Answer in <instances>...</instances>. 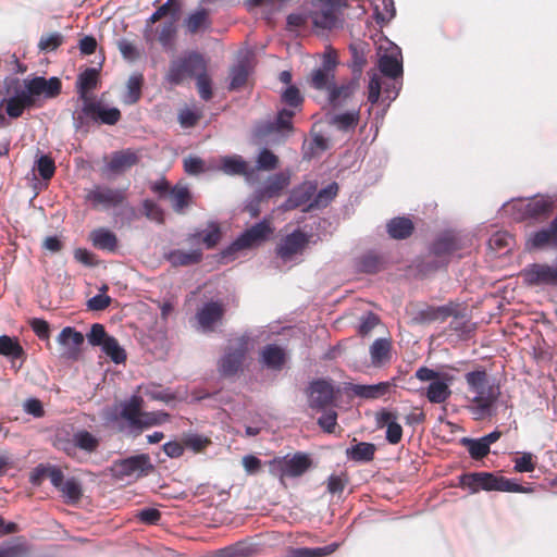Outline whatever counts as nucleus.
Instances as JSON below:
<instances>
[{"instance_id":"obj_1","label":"nucleus","mask_w":557,"mask_h":557,"mask_svg":"<svg viewBox=\"0 0 557 557\" xmlns=\"http://www.w3.org/2000/svg\"><path fill=\"white\" fill-rule=\"evenodd\" d=\"M313 7H317L310 13H292L287 16L286 24L288 32H298L304 29L310 20L315 28L322 30H338L342 28L344 18L342 9L345 8L346 0H312Z\"/></svg>"},{"instance_id":"obj_2","label":"nucleus","mask_w":557,"mask_h":557,"mask_svg":"<svg viewBox=\"0 0 557 557\" xmlns=\"http://www.w3.org/2000/svg\"><path fill=\"white\" fill-rule=\"evenodd\" d=\"M463 248L461 237L455 231H444L436 235L429 247L428 255L419 263L421 272L428 273L445 268L455 258H461Z\"/></svg>"},{"instance_id":"obj_3","label":"nucleus","mask_w":557,"mask_h":557,"mask_svg":"<svg viewBox=\"0 0 557 557\" xmlns=\"http://www.w3.org/2000/svg\"><path fill=\"white\" fill-rule=\"evenodd\" d=\"M122 117L117 108H107L99 100L85 101L79 110L73 112V125L76 131H88L90 122L115 125Z\"/></svg>"},{"instance_id":"obj_4","label":"nucleus","mask_w":557,"mask_h":557,"mask_svg":"<svg viewBox=\"0 0 557 557\" xmlns=\"http://www.w3.org/2000/svg\"><path fill=\"white\" fill-rule=\"evenodd\" d=\"M312 463L313 461L307 453L297 451L293 455L275 457L269 461L268 466L269 472L283 483L285 479L302 476L312 467Z\"/></svg>"},{"instance_id":"obj_5","label":"nucleus","mask_w":557,"mask_h":557,"mask_svg":"<svg viewBox=\"0 0 557 557\" xmlns=\"http://www.w3.org/2000/svg\"><path fill=\"white\" fill-rule=\"evenodd\" d=\"M200 71H207V61L197 52H189L173 60L165 74V81L171 86H178L188 77H196Z\"/></svg>"},{"instance_id":"obj_6","label":"nucleus","mask_w":557,"mask_h":557,"mask_svg":"<svg viewBox=\"0 0 557 557\" xmlns=\"http://www.w3.org/2000/svg\"><path fill=\"white\" fill-rule=\"evenodd\" d=\"M553 206L550 197L540 196L513 200L508 208L517 211V219H544L552 212Z\"/></svg>"},{"instance_id":"obj_7","label":"nucleus","mask_w":557,"mask_h":557,"mask_svg":"<svg viewBox=\"0 0 557 557\" xmlns=\"http://www.w3.org/2000/svg\"><path fill=\"white\" fill-rule=\"evenodd\" d=\"M85 200L92 209H111L122 206L126 200L124 189L112 188L106 185H96L88 189Z\"/></svg>"},{"instance_id":"obj_8","label":"nucleus","mask_w":557,"mask_h":557,"mask_svg":"<svg viewBox=\"0 0 557 557\" xmlns=\"http://www.w3.org/2000/svg\"><path fill=\"white\" fill-rule=\"evenodd\" d=\"M521 277L523 283L531 287H555L557 286V265L531 263L521 271Z\"/></svg>"},{"instance_id":"obj_9","label":"nucleus","mask_w":557,"mask_h":557,"mask_svg":"<svg viewBox=\"0 0 557 557\" xmlns=\"http://www.w3.org/2000/svg\"><path fill=\"white\" fill-rule=\"evenodd\" d=\"M273 231L270 220L264 219L238 236L231 245L230 250L238 251L259 246L273 234Z\"/></svg>"},{"instance_id":"obj_10","label":"nucleus","mask_w":557,"mask_h":557,"mask_svg":"<svg viewBox=\"0 0 557 557\" xmlns=\"http://www.w3.org/2000/svg\"><path fill=\"white\" fill-rule=\"evenodd\" d=\"M336 58L332 54H325L322 64L313 69L307 77L308 85L315 90L326 94L336 82Z\"/></svg>"},{"instance_id":"obj_11","label":"nucleus","mask_w":557,"mask_h":557,"mask_svg":"<svg viewBox=\"0 0 557 557\" xmlns=\"http://www.w3.org/2000/svg\"><path fill=\"white\" fill-rule=\"evenodd\" d=\"M248 351V341L244 337L237 338L230 345L225 355L219 362V371L223 376L235 375L242 368Z\"/></svg>"},{"instance_id":"obj_12","label":"nucleus","mask_w":557,"mask_h":557,"mask_svg":"<svg viewBox=\"0 0 557 557\" xmlns=\"http://www.w3.org/2000/svg\"><path fill=\"white\" fill-rule=\"evenodd\" d=\"M150 470H152V465L150 463L149 456L146 454L117 460L112 467L113 475L117 479L139 478L146 475Z\"/></svg>"},{"instance_id":"obj_13","label":"nucleus","mask_w":557,"mask_h":557,"mask_svg":"<svg viewBox=\"0 0 557 557\" xmlns=\"http://www.w3.org/2000/svg\"><path fill=\"white\" fill-rule=\"evenodd\" d=\"M182 7L183 4L181 0H166L147 20V26H151L157 22L166 18L160 35H175L176 24L181 16Z\"/></svg>"},{"instance_id":"obj_14","label":"nucleus","mask_w":557,"mask_h":557,"mask_svg":"<svg viewBox=\"0 0 557 557\" xmlns=\"http://www.w3.org/2000/svg\"><path fill=\"white\" fill-rule=\"evenodd\" d=\"M309 238L308 234L301 230H296L280 240L275 252L283 261H290L296 255L305 251L309 244Z\"/></svg>"},{"instance_id":"obj_15","label":"nucleus","mask_w":557,"mask_h":557,"mask_svg":"<svg viewBox=\"0 0 557 557\" xmlns=\"http://www.w3.org/2000/svg\"><path fill=\"white\" fill-rule=\"evenodd\" d=\"M62 83L58 77L49 79L36 76L25 81V91L36 103V97L44 96L47 99L55 98L61 94Z\"/></svg>"},{"instance_id":"obj_16","label":"nucleus","mask_w":557,"mask_h":557,"mask_svg":"<svg viewBox=\"0 0 557 557\" xmlns=\"http://www.w3.org/2000/svg\"><path fill=\"white\" fill-rule=\"evenodd\" d=\"M332 384L325 380L313 381L308 387V405L317 411L325 410L334 401Z\"/></svg>"},{"instance_id":"obj_17","label":"nucleus","mask_w":557,"mask_h":557,"mask_svg":"<svg viewBox=\"0 0 557 557\" xmlns=\"http://www.w3.org/2000/svg\"><path fill=\"white\" fill-rule=\"evenodd\" d=\"M359 88V77L346 78L341 81L339 84L336 82L326 92V99L331 107L339 108L346 104V102L355 95Z\"/></svg>"},{"instance_id":"obj_18","label":"nucleus","mask_w":557,"mask_h":557,"mask_svg":"<svg viewBox=\"0 0 557 557\" xmlns=\"http://www.w3.org/2000/svg\"><path fill=\"white\" fill-rule=\"evenodd\" d=\"M84 339V335L72 326L62 329L57 338L58 343L63 347L61 356L66 359H77Z\"/></svg>"},{"instance_id":"obj_19","label":"nucleus","mask_w":557,"mask_h":557,"mask_svg":"<svg viewBox=\"0 0 557 557\" xmlns=\"http://www.w3.org/2000/svg\"><path fill=\"white\" fill-rule=\"evenodd\" d=\"M289 185V176L284 173H276L267 180L263 186L258 188L255 194V200L260 203L264 200L276 198L282 195Z\"/></svg>"},{"instance_id":"obj_20","label":"nucleus","mask_w":557,"mask_h":557,"mask_svg":"<svg viewBox=\"0 0 557 557\" xmlns=\"http://www.w3.org/2000/svg\"><path fill=\"white\" fill-rule=\"evenodd\" d=\"M317 191V186L312 183H304L295 187L288 198L282 205L283 210L290 211L304 205H309Z\"/></svg>"},{"instance_id":"obj_21","label":"nucleus","mask_w":557,"mask_h":557,"mask_svg":"<svg viewBox=\"0 0 557 557\" xmlns=\"http://www.w3.org/2000/svg\"><path fill=\"white\" fill-rule=\"evenodd\" d=\"M225 313L224 306L219 301H210L198 310L196 318L205 331H212L216 322L221 321Z\"/></svg>"},{"instance_id":"obj_22","label":"nucleus","mask_w":557,"mask_h":557,"mask_svg":"<svg viewBox=\"0 0 557 557\" xmlns=\"http://www.w3.org/2000/svg\"><path fill=\"white\" fill-rule=\"evenodd\" d=\"M98 84L99 72L97 69L88 67L78 75L76 90L83 103L92 99L90 92L98 87Z\"/></svg>"},{"instance_id":"obj_23","label":"nucleus","mask_w":557,"mask_h":557,"mask_svg":"<svg viewBox=\"0 0 557 557\" xmlns=\"http://www.w3.org/2000/svg\"><path fill=\"white\" fill-rule=\"evenodd\" d=\"M467 383L471 392L475 394L473 397V403L476 405L478 409H481L483 412L487 410V397L483 396L484 383L486 381L485 371H473L466 374Z\"/></svg>"},{"instance_id":"obj_24","label":"nucleus","mask_w":557,"mask_h":557,"mask_svg":"<svg viewBox=\"0 0 557 557\" xmlns=\"http://www.w3.org/2000/svg\"><path fill=\"white\" fill-rule=\"evenodd\" d=\"M380 71L384 76L389 78H398L403 75L401 52L396 47L389 53H385L380 58Z\"/></svg>"},{"instance_id":"obj_25","label":"nucleus","mask_w":557,"mask_h":557,"mask_svg":"<svg viewBox=\"0 0 557 557\" xmlns=\"http://www.w3.org/2000/svg\"><path fill=\"white\" fill-rule=\"evenodd\" d=\"M395 386L392 382H380L373 385L351 384L349 391L357 397L364 399H379L384 397Z\"/></svg>"},{"instance_id":"obj_26","label":"nucleus","mask_w":557,"mask_h":557,"mask_svg":"<svg viewBox=\"0 0 557 557\" xmlns=\"http://www.w3.org/2000/svg\"><path fill=\"white\" fill-rule=\"evenodd\" d=\"M5 104V112L12 119L20 117L25 109L35 107L34 100L29 98L25 89L9 99H2L0 107Z\"/></svg>"},{"instance_id":"obj_27","label":"nucleus","mask_w":557,"mask_h":557,"mask_svg":"<svg viewBox=\"0 0 557 557\" xmlns=\"http://www.w3.org/2000/svg\"><path fill=\"white\" fill-rule=\"evenodd\" d=\"M201 249H194L191 251H184L181 249H173L164 253V259L171 263L172 267H188L197 264L202 260Z\"/></svg>"},{"instance_id":"obj_28","label":"nucleus","mask_w":557,"mask_h":557,"mask_svg":"<svg viewBox=\"0 0 557 557\" xmlns=\"http://www.w3.org/2000/svg\"><path fill=\"white\" fill-rule=\"evenodd\" d=\"M89 239L92 246L100 250L114 252L117 248L116 235L104 227H99L91 231Z\"/></svg>"},{"instance_id":"obj_29","label":"nucleus","mask_w":557,"mask_h":557,"mask_svg":"<svg viewBox=\"0 0 557 557\" xmlns=\"http://www.w3.org/2000/svg\"><path fill=\"white\" fill-rule=\"evenodd\" d=\"M469 494L487 491V472L465 473L459 476V484Z\"/></svg>"},{"instance_id":"obj_30","label":"nucleus","mask_w":557,"mask_h":557,"mask_svg":"<svg viewBox=\"0 0 557 557\" xmlns=\"http://www.w3.org/2000/svg\"><path fill=\"white\" fill-rule=\"evenodd\" d=\"M210 26V12L203 8L194 11L185 20V27L191 34L207 32Z\"/></svg>"},{"instance_id":"obj_31","label":"nucleus","mask_w":557,"mask_h":557,"mask_svg":"<svg viewBox=\"0 0 557 557\" xmlns=\"http://www.w3.org/2000/svg\"><path fill=\"white\" fill-rule=\"evenodd\" d=\"M386 227L388 235L394 239H406L410 237L414 231L413 222L406 216L392 219Z\"/></svg>"},{"instance_id":"obj_32","label":"nucleus","mask_w":557,"mask_h":557,"mask_svg":"<svg viewBox=\"0 0 557 557\" xmlns=\"http://www.w3.org/2000/svg\"><path fill=\"white\" fill-rule=\"evenodd\" d=\"M221 237L222 233L219 224L211 222L207 231L189 234L187 242L195 243L201 240L207 249H212L220 243Z\"/></svg>"},{"instance_id":"obj_33","label":"nucleus","mask_w":557,"mask_h":557,"mask_svg":"<svg viewBox=\"0 0 557 557\" xmlns=\"http://www.w3.org/2000/svg\"><path fill=\"white\" fill-rule=\"evenodd\" d=\"M144 82L145 79L141 73H134L128 77L126 90L122 98L124 104L132 106L140 100Z\"/></svg>"},{"instance_id":"obj_34","label":"nucleus","mask_w":557,"mask_h":557,"mask_svg":"<svg viewBox=\"0 0 557 557\" xmlns=\"http://www.w3.org/2000/svg\"><path fill=\"white\" fill-rule=\"evenodd\" d=\"M455 314V306L453 304L428 307L418 313V320L422 323H430L434 321H445L447 318Z\"/></svg>"},{"instance_id":"obj_35","label":"nucleus","mask_w":557,"mask_h":557,"mask_svg":"<svg viewBox=\"0 0 557 557\" xmlns=\"http://www.w3.org/2000/svg\"><path fill=\"white\" fill-rule=\"evenodd\" d=\"M222 170L230 175H244L249 178L255 170L239 156L225 157L222 160Z\"/></svg>"},{"instance_id":"obj_36","label":"nucleus","mask_w":557,"mask_h":557,"mask_svg":"<svg viewBox=\"0 0 557 557\" xmlns=\"http://www.w3.org/2000/svg\"><path fill=\"white\" fill-rule=\"evenodd\" d=\"M138 161L137 153L127 149L114 152L108 166L112 172H122L137 164Z\"/></svg>"},{"instance_id":"obj_37","label":"nucleus","mask_w":557,"mask_h":557,"mask_svg":"<svg viewBox=\"0 0 557 557\" xmlns=\"http://www.w3.org/2000/svg\"><path fill=\"white\" fill-rule=\"evenodd\" d=\"M502 491L511 493H523L530 494L533 488L530 486H522L515 480L506 479L504 476H497L490 473V491Z\"/></svg>"},{"instance_id":"obj_38","label":"nucleus","mask_w":557,"mask_h":557,"mask_svg":"<svg viewBox=\"0 0 557 557\" xmlns=\"http://www.w3.org/2000/svg\"><path fill=\"white\" fill-rule=\"evenodd\" d=\"M392 343L387 338H376L370 346L371 362L380 367L391 359Z\"/></svg>"},{"instance_id":"obj_39","label":"nucleus","mask_w":557,"mask_h":557,"mask_svg":"<svg viewBox=\"0 0 557 557\" xmlns=\"http://www.w3.org/2000/svg\"><path fill=\"white\" fill-rule=\"evenodd\" d=\"M550 243L557 246V235L553 232V223L548 230L532 233L525 240V248L528 250L541 249Z\"/></svg>"},{"instance_id":"obj_40","label":"nucleus","mask_w":557,"mask_h":557,"mask_svg":"<svg viewBox=\"0 0 557 557\" xmlns=\"http://www.w3.org/2000/svg\"><path fill=\"white\" fill-rule=\"evenodd\" d=\"M144 399L140 396L134 395L126 403L122 405L121 417L125 419L132 428L139 423Z\"/></svg>"},{"instance_id":"obj_41","label":"nucleus","mask_w":557,"mask_h":557,"mask_svg":"<svg viewBox=\"0 0 557 557\" xmlns=\"http://www.w3.org/2000/svg\"><path fill=\"white\" fill-rule=\"evenodd\" d=\"M376 447L372 443L361 442L349 448L346 454L350 460L357 462H370L374 459Z\"/></svg>"},{"instance_id":"obj_42","label":"nucleus","mask_w":557,"mask_h":557,"mask_svg":"<svg viewBox=\"0 0 557 557\" xmlns=\"http://www.w3.org/2000/svg\"><path fill=\"white\" fill-rule=\"evenodd\" d=\"M338 184L333 182L326 187L319 190L312 201L304 209L305 212H309L312 209L325 208L338 194Z\"/></svg>"},{"instance_id":"obj_43","label":"nucleus","mask_w":557,"mask_h":557,"mask_svg":"<svg viewBox=\"0 0 557 557\" xmlns=\"http://www.w3.org/2000/svg\"><path fill=\"white\" fill-rule=\"evenodd\" d=\"M261 357L262 362L270 369L281 370L285 363V352L276 345H267Z\"/></svg>"},{"instance_id":"obj_44","label":"nucleus","mask_w":557,"mask_h":557,"mask_svg":"<svg viewBox=\"0 0 557 557\" xmlns=\"http://www.w3.org/2000/svg\"><path fill=\"white\" fill-rule=\"evenodd\" d=\"M73 448H79L89 454L95 453L99 447V440L86 430H79L73 434Z\"/></svg>"},{"instance_id":"obj_45","label":"nucleus","mask_w":557,"mask_h":557,"mask_svg":"<svg viewBox=\"0 0 557 557\" xmlns=\"http://www.w3.org/2000/svg\"><path fill=\"white\" fill-rule=\"evenodd\" d=\"M357 267L360 272L374 274L385 268V261L382 256L368 252L359 258Z\"/></svg>"},{"instance_id":"obj_46","label":"nucleus","mask_w":557,"mask_h":557,"mask_svg":"<svg viewBox=\"0 0 557 557\" xmlns=\"http://www.w3.org/2000/svg\"><path fill=\"white\" fill-rule=\"evenodd\" d=\"M59 491L66 504H77L83 496L82 484L75 478L67 479Z\"/></svg>"},{"instance_id":"obj_47","label":"nucleus","mask_w":557,"mask_h":557,"mask_svg":"<svg viewBox=\"0 0 557 557\" xmlns=\"http://www.w3.org/2000/svg\"><path fill=\"white\" fill-rule=\"evenodd\" d=\"M451 392L449 389V386L447 383L443 381H433L426 391V397L430 403L433 404H441L446 401L448 397L450 396Z\"/></svg>"},{"instance_id":"obj_48","label":"nucleus","mask_w":557,"mask_h":557,"mask_svg":"<svg viewBox=\"0 0 557 557\" xmlns=\"http://www.w3.org/2000/svg\"><path fill=\"white\" fill-rule=\"evenodd\" d=\"M461 444L467 447L470 456L475 460L487 456V435L482 436L480 440L463 437Z\"/></svg>"},{"instance_id":"obj_49","label":"nucleus","mask_w":557,"mask_h":557,"mask_svg":"<svg viewBox=\"0 0 557 557\" xmlns=\"http://www.w3.org/2000/svg\"><path fill=\"white\" fill-rule=\"evenodd\" d=\"M374 15L377 24L381 26L387 23L395 15V7L393 0H373Z\"/></svg>"},{"instance_id":"obj_50","label":"nucleus","mask_w":557,"mask_h":557,"mask_svg":"<svg viewBox=\"0 0 557 557\" xmlns=\"http://www.w3.org/2000/svg\"><path fill=\"white\" fill-rule=\"evenodd\" d=\"M360 120L359 110L336 114L332 119V124L339 131L348 132L355 129Z\"/></svg>"},{"instance_id":"obj_51","label":"nucleus","mask_w":557,"mask_h":557,"mask_svg":"<svg viewBox=\"0 0 557 557\" xmlns=\"http://www.w3.org/2000/svg\"><path fill=\"white\" fill-rule=\"evenodd\" d=\"M0 355L12 357L14 359L22 358L24 349L20 345L18 341L8 335L0 336Z\"/></svg>"},{"instance_id":"obj_52","label":"nucleus","mask_w":557,"mask_h":557,"mask_svg":"<svg viewBox=\"0 0 557 557\" xmlns=\"http://www.w3.org/2000/svg\"><path fill=\"white\" fill-rule=\"evenodd\" d=\"M172 207L175 212H183L188 207L190 200V193L185 186H174L170 191Z\"/></svg>"},{"instance_id":"obj_53","label":"nucleus","mask_w":557,"mask_h":557,"mask_svg":"<svg viewBox=\"0 0 557 557\" xmlns=\"http://www.w3.org/2000/svg\"><path fill=\"white\" fill-rule=\"evenodd\" d=\"M338 546L339 545L337 543H331L323 547L297 548L293 552L292 557H325V556L333 554L335 550H337Z\"/></svg>"},{"instance_id":"obj_54","label":"nucleus","mask_w":557,"mask_h":557,"mask_svg":"<svg viewBox=\"0 0 557 557\" xmlns=\"http://www.w3.org/2000/svg\"><path fill=\"white\" fill-rule=\"evenodd\" d=\"M170 418L169 413L159 411V412H144L141 411L139 417V423L135 424V429H147L154 425L162 424L166 422Z\"/></svg>"},{"instance_id":"obj_55","label":"nucleus","mask_w":557,"mask_h":557,"mask_svg":"<svg viewBox=\"0 0 557 557\" xmlns=\"http://www.w3.org/2000/svg\"><path fill=\"white\" fill-rule=\"evenodd\" d=\"M104 354L115 363H122L126 360L125 350L120 346L116 338L109 337L101 346Z\"/></svg>"},{"instance_id":"obj_56","label":"nucleus","mask_w":557,"mask_h":557,"mask_svg":"<svg viewBox=\"0 0 557 557\" xmlns=\"http://www.w3.org/2000/svg\"><path fill=\"white\" fill-rule=\"evenodd\" d=\"M248 75H249V72L245 64L240 63V64L234 66L230 73L231 83H230L228 89L230 90L242 89L247 84Z\"/></svg>"},{"instance_id":"obj_57","label":"nucleus","mask_w":557,"mask_h":557,"mask_svg":"<svg viewBox=\"0 0 557 557\" xmlns=\"http://www.w3.org/2000/svg\"><path fill=\"white\" fill-rule=\"evenodd\" d=\"M513 244V237L507 232H496L490 237V248L500 253H503V250H510Z\"/></svg>"},{"instance_id":"obj_58","label":"nucleus","mask_w":557,"mask_h":557,"mask_svg":"<svg viewBox=\"0 0 557 557\" xmlns=\"http://www.w3.org/2000/svg\"><path fill=\"white\" fill-rule=\"evenodd\" d=\"M290 0H246L245 5L248 10L263 7L269 14L281 11Z\"/></svg>"},{"instance_id":"obj_59","label":"nucleus","mask_w":557,"mask_h":557,"mask_svg":"<svg viewBox=\"0 0 557 557\" xmlns=\"http://www.w3.org/2000/svg\"><path fill=\"white\" fill-rule=\"evenodd\" d=\"M281 101L290 108L298 109L301 108L304 103V97L298 87L289 85L281 94Z\"/></svg>"},{"instance_id":"obj_60","label":"nucleus","mask_w":557,"mask_h":557,"mask_svg":"<svg viewBox=\"0 0 557 557\" xmlns=\"http://www.w3.org/2000/svg\"><path fill=\"white\" fill-rule=\"evenodd\" d=\"M295 111L292 109H282L278 111L276 120L273 124H270V129L276 131H292L293 129V117Z\"/></svg>"},{"instance_id":"obj_61","label":"nucleus","mask_w":557,"mask_h":557,"mask_svg":"<svg viewBox=\"0 0 557 557\" xmlns=\"http://www.w3.org/2000/svg\"><path fill=\"white\" fill-rule=\"evenodd\" d=\"M196 85L202 100L208 101L212 98V82L210 76L207 74V71H200L196 75Z\"/></svg>"},{"instance_id":"obj_62","label":"nucleus","mask_w":557,"mask_h":557,"mask_svg":"<svg viewBox=\"0 0 557 557\" xmlns=\"http://www.w3.org/2000/svg\"><path fill=\"white\" fill-rule=\"evenodd\" d=\"M36 169L38 171L39 176L42 180L48 181L55 173L54 160L51 157L44 154L37 160Z\"/></svg>"},{"instance_id":"obj_63","label":"nucleus","mask_w":557,"mask_h":557,"mask_svg":"<svg viewBox=\"0 0 557 557\" xmlns=\"http://www.w3.org/2000/svg\"><path fill=\"white\" fill-rule=\"evenodd\" d=\"M255 548L252 545L237 543L232 547H227L219 554L218 557H248L252 555Z\"/></svg>"},{"instance_id":"obj_64","label":"nucleus","mask_w":557,"mask_h":557,"mask_svg":"<svg viewBox=\"0 0 557 557\" xmlns=\"http://www.w3.org/2000/svg\"><path fill=\"white\" fill-rule=\"evenodd\" d=\"M348 483L349 479L346 473L331 474L327 479L326 490L331 494H341Z\"/></svg>"}]
</instances>
